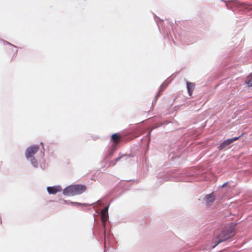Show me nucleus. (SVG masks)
I'll return each instance as SVG.
<instances>
[{
  "mask_svg": "<svg viewBox=\"0 0 252 252\" xmlns=\"http://www.w3.org/2000/svg\"><path fill=\"white\" fill-rule=\"evenodd\" d=\"M234 230L235 226L233 225H227L223 228L216 237L213 239L212 244H215L212 246V248H215L220 243L232 237L235 234Z\"/></svg>",
  "mask_w": 252,
  "mask_h": 252,
  "instance_id": "1",
  "label": "nucleus"
},
{
  "mask_svg": "<svg viewBox=\"0 0 252 252\" xmlns=\"http://www.w3.org/2000/svg\"><path fill=\"white\" fill-rule=\"evenodd\" d=\"M39 150V146H32L28 148L26 151L25 156L27 159H30V158H33V155L37 152Z\"/></svg>",
  "mask_w": 252,
  "mask_h": 252,
  "instance_id": "2",
  "label": "nucleus"
},
{
  "mask_svg": "<svg viewBox=\"0 0 252 252\" xmlns=\"http://www.w3.org/2000/svg\"><path fill=\"white\" fill-rule=\"evenodd\" d=\"M243 135V133L240 136L238 137H235L232 139H227L225 140H224L219 147V149L220 150H222L224 148H225L227 146L231 144L232 143H233L234 141L237 140L239 139L240 137H241Z\"/></svg>",
  "mask_w": 252,
  "mask_h": 252,
  "instance_id": "3",
  "label": "nucleus"
},
{
  "mask_svg": "<svg viewBox=\"0 0 252 252\" xmlns=\"http://www.w3.org/2000/svg\"><path fill=\"white\" fill-rule=\"evenodd\" d=\"M109 206L105 207L101 211V219L104 228L105 227L106 222L108 219V210Z\"/></svg>",
  "mask_w": 252,
  "mask_h": 252,
  "instance_id": "4",
  "label": "nucleus"
},
{
  "mask_svg": "<svg viewBox=\"0 0 252 252\" xmlns=\"http://www.w3.org/2000/svg\"><path fill=\"white\" fill-rule=\"evenodd\" d=\"M63 193L67 196H74L76 195V192H75V188L74 185L69 186L63 190Z\"/></svg>",
  "mask_w": 252,
  "mask_h": 252,
  "instance_id": "5",
  "label": "nucleus"
},
{
  "mask_svg": "<svg viewBox=\"0 0 252 252\" xmlns=\"http://www.w3.org/2000/svg\"><path fill=\"white\" fill-rule=\"evenodd\" d=\"M74 187L76 195L81 194L86 190V187L82 185H75Z\"/></svg>",
  "mask_w": 252,
  "mask_h": 252,
  "instance_id": "6",
  "label": "nucleus"
},
{
  "mask_svg": "<svg viewBox=\"0 0 252 252\" xmlns=\"http://www.w3.org/2000/svg\"><path fill=\"white\" fill-rule=\"evenodd\" d=\"M47 189L50 194H56V193L62 191V188L59 186L48 187H47Z\"/></svg>",
  "mask_w": 252,
  "mask_h": 252,
  "instance_id": "7",
  "label": "nucleus"
},
{
  "mask_svg": "<svg viewBox=\"0 0 252 252\" xmlns=\"http://www.w3.org/2000/svg\"><path fill=\"white\" fill-rule=\"evenodd\" d=\"M215 196L213 193H210L205 196V203L207 205H211L215 200Z\"/></svg>",
  "mask_w": 252,
  "mask_h": 252,
  "instance_id": "8",
  "label": "nucleus"
},
{
  "mask_svg": "<svg viewBox=\"0 0 252 252\" xmlns=\"http://www.w3.org/2000/svg\"><path fill=\"white\" fill-rule=\"evenodd\" d=\"M187 89L189 94V96H191L193 91L195 88V84L192 82H187Z\"/></svg>",
  "mask_w": 252,
  "mask_h": 252,
  "instance_id": "9",
  "label": "nucleus"
},
{
  "mask_svg": "<svg viewBox=\"0 0 252 252\" xmlns=\"http://www.w3.org/2000/svg\"><path fill=\"white\" fill-rule=\"evenodd\" d=\"M121 139V136L118 133L113 134L111 136V140L116 144H118Z\"/></svg>",
  "mask_w": 252,
  "mask_h": 252,
  "instance_id": "10",
  "label": "nucleus"
},
{
  "mask_svg": "<svg viewBox=\"0 0 252 252\" xmlns=\"http://www.w3.org/2000/svg\"><path fill=\"white\" fill-rule=\"evenodd\" d=\"M246 84L249 87H252V74L249 75L246 81Z\"/></svg>",
  "mask_w": 252,
  "mask_h": 252,
  "instance_id": "11",
  "label": "nucleus"
},
{
  "mask_svg": "<svg viewBox=\"0 0 252 252\" xmlns=\"http://www.w3.org/2000/svg\"><path fill=\"white\" fill-rule=\"evenodd\" d=\"M30 160L32 165L34 167H36L37 166V162L35 158L34 157L30 158Z\"/></svg>",
  "mask_w": 252,
  "mask_h": 252,
  "instance_id": "12",
  "label": "nucleus"
},
{
  "mask_svg": "<svg viewBox=\"0 0 252 252\" xmlns=\"http://www.w3.org/2000/svg\"><path fill=\"white\" fill-rule=\"evenodd\" d=\"M63 201L64 203H67V204H72L73 205H75V206H77V205H81V203H78V202H68L67 201H66V200H63Z\"/></svg>",
  "mask_w": 252,
  "mask_h": 252,
  "instance_id": "13",
  "label": "nucleus"
},
{
  "mask_svg": "<svg viewBox=\"0 0 252 252\" xmlns=\"http://www.w3.org/2000/svg\"><path fill=\"white\" fill-rule=\"evenodd\" d=\"M11 50L13 51H15V52H17V50H15L14 49V47H13L11 49Z\"/></svg>",
  "mask_w": 252,
  "mask_h": 252,
  "instance_id": "14",
  "label": "nucleus"
},
{
  "mask_svg": "<svg viewBox=\"0 0 252 252\" xmlns=\"http://www.w3.org/2000/svg\"><path fill=\"white\" fill-rule=\"evenodd\" d=\"M227 184V182L226 183H225L224 184H223L222 186H221V188H223L225 186H226V185Z\"/></svg>",
  "mask_w": 252,
  "mask_h": 252,
  "instance_id": "15",
  "label": "nucleus"
},
{
  "mask_svg": "<svg viewBox=\"0 0 252 252\" xmlns=\"http://www.w3.org/2000/svg\"><path fill=\"white\" fill-rule=\"evenodd\" d=\"M120 158H117L116 160H118Z\"/></svg>",
  "mask_w": 252,
  "mask_h": 252,
  "instance_id": "16",
  "label": "nucleus"
}]
</instances>
